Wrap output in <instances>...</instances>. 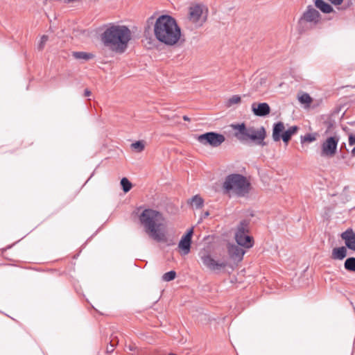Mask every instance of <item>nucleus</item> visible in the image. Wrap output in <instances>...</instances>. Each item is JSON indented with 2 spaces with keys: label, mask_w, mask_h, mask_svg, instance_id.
I'll return each mask as SVG.
<instances>
[{
  "label": "nucleus",
  "mask_w": 355,
  "mask_h": 355,
  "mask_svg": "<svg viewBox=\"0 0 355 355\" xmlns=\"http://www.w3.org/2000/svg\"><path fill=\"white\" fill-rule=\"evenodd\" d=\"M139 221L150 239L157 242L167 241V223L162 213L155 209H146L140 214Z\"/></svg>",
  "instance_id": "1"
},
{
  "label": "nucleus",
  "mask_w": 355,
  "mask_h": 355,
  "mask_svg": "<svg viewBox=\"0 0 355 355\" xmlns=\"http://www.w3.org/2000/svg\"><path fill=\"white\" fill-rule=\"evenodd\" d=\"M154 35L159 42L168 46H173L180 39L181 29L173 17L163 15L155 21Z\"/></svg>",
  "instance_id": "2"
},
{
  "label": "nucleus",
  "mask_w": 355,
  "mask_h": 355,
  "mask_svg": "<svg viewBox=\"0 0 355 355\" xmlns=\"http://www.w3.org/2000/svg\"><path fill=\"white\" fill-rule=\"evenodd\" d=\"M130 31L125 26H111L102 35L105 46L116 52H123L130 40Z\"/></svg>",
  "instance_id": "3"
},
{
  "label": "nucleus",
  "mask_w": 355,
  "mask_h": 355,
  "mask_svg": "<svg viewBox=\"0 0 355 355\" xmlns=\"http://www.w3.org/2000/svg\"><path fill=\"white\" fill-rule=\"evenodd\" d=\"M224 193L230 196H247L251 189V184L246 177L239 173L226 176L222 186Z\"/></svg>",
  "instance_id": "4"
},
{
  "label": "nucleus",
  "mask_w": 355,
  "mask_h": 355,
  "mask_svg": "<svg viewBox=\"0 0 355 355\" xmlns=\"http://www.w3.org/2000/svg\"><path fill=\"white\" fill-rule=\"evenodd\" d=\"M208 9L202 4L191 6L189 9L188 21L196 28L202 26L207 21Z\"/></svg>",
  "instance_id": "5"
},
{
  "label": "nucleus",
  "mask_w": 355,
  "mask_h": 355,
  "mask_svg": "<svg viewBox=\"0 0 355 355\" xmlns=\"http://www.w3.org/2000/svg\"><path fill=\"white\" fill-rule=\"evenodd\" d=\"M249 222L243 220L239 224L236 232L235 240L237 244L245 248H250L253 246V238L248 235Z\"/></svg>",
  "instance_id": "6"
},
{
  "label": "nucleus",
  "mask_w": 355,
  "mask_h": 355,
  "mask_svg": "<svg viewBox=\"0 0 355 355\" xmlns=\"http://www.w3.org/2000/svg\"><path fill=\"white\" fill-rule=\"evenodd\" d=\"M225 140L224 135L214 132H209L200 135L198 141L203 145H210L212 147H218Z\"/></svg>",
  "instance_id": "7"
},
{
  "label": "nucleus",
  "mask_w": 355,
  "mask_h": 355,
  "mask_svg": "<svg viewBox=\"0 0 355 355\" xmlns=\"http://www.w3.org/2000/svg\"><path fill=\"white\" fill-rule=\"evenodd\" d=\"M339 137L333 136L328 137L321 145L320 155L324 157H333L337 151Z\"/></svg>",
  "instance_id": "8"
},
{
  "label": "nucleus",
  "mask_w": 355,
  "mask_h": 355,
  "mask_svg": "<svg viewBox=\"0 0 355 355\" xmlns=\"http://www.w3.org/2000/svg\"><path fill=\"white\" fill-rule=\"evenodd\" d=\"M199 255L203 265L211 271L218 272L228 266L227 262L216 261L205 252H200Z\"/></svg>",
  "instance_id": "9"
},
{
  "label": "nucleus",
  "mask_w": 355,
  "mask_h": 355,
  "mask_svg": "<svg viewBox=\"0 0 355 355\" xmlns=\"http://www.w3.org/2000/svg\"><path fill=\"white\" fill-rule=\"evenodd\" d=\"M266 136V130L263 126L260 127L259 128L250 127L248 141H252L258 145L265 146L266 143L264 142V139Z\"/></svg>",
  "instance_id": "10"
},
{
  "label": "nucleus",
  "mask_w": 355,
  "mask_h": 355,
  "mask_svg": "<svg viewBox=\"0 0 355 355\" xmlns=\"http://www.w3.org/2000/svg\"><path fill=\"white\" fill-rule=\"evenodd\" d=\"M232 128L235 130L234 136L241 142L248 141L250 127H247L245 123L232 124Z\"/></svg>",
  "instance_id": "11"
},
{
  "label": "nucleus",
  "mask_w": 355,
  "mask_h": 355,
  "mask_svg": "<svg viewBox=\"0 0 355 355\" xmlns=\"http://www.w3.org/2000/svg\"><path fill=\"white\" fill-rule=\"evenodd\" d=\"M227 250L230 258L234 263L241 261L245 253V251L242 249L241 246L235 244H230L227 247Z\"/></svg>",
  "instance_id": "12"
},
{
  "label": "nucleus",
  "mask_w": 355,
  "mask_h": 355,
  "mask_svg": "<svg viewBox=\"0 0 355 355\" xmlns=\"http://www.w3.org/2000/svg\"><path fill=\"white\" fill-rule=\"evenodd\" d=\"M193 232V229H190L187 234L182 237L178 244V247L182 250L184 255L188 254L190 252Z\"/></svg>",
  "instance_id": "13"
},
{
  "label": "nucleus",
  "mask_w": 355,
  "mask_h": 355,
  "mask_svg": "<svg viewBox=\"0 0 355 355\" xmlns=\"http://www.w3.org/2000/svg\"><path fill=\"white\" fill-rule=\"evenodd\" d=\"M320 15L319 12L312 6H309L304 12L302 19L315 24L320 21Z\"/></svg>",
  "instance_id": "14"
},
{
  "label": "nucleus",
  "mask_w": 355,
  "mask_h": 355,
  "mask_svg": "<svg viewBox=\"0 0 355 355\" xmlns=\"http://www.w3.org/2000/svg\"><path fill=\"white\" fill-rule=\"evenodd\" d=\"M252 112L255 116H265L270 112V107L266 103H253L252 104Z\"/></svg>",
  "instance_id": "15"
},
{
  "label": "nucleus",
  "mask_w": 355,
  "mask_h": 355,
  "mask_svg": "<svg viewBox=\"0 0 355 355\" xmlns=\"http://www.w3.org/2000/svg\"><path fill=\"white\" fill-rule=\"evenodd\" d=\"M341 238L345 241L346 246L355 251V233L352 229H347L341 234Z\"/></svg>",
  "instance_id": "16"
},
{
  "label": "nucleus",
  "mask_w": 355,
  "mask_h": 355,
  "mask_svg": "<svg viewBox=\"0 0 355 355\" xmlns=\"http://www.w3.org/2000/svg\"><path fill=\"white\" fill-rule=\"evenodd\" d=\"M285 127L283 122H278L274 124L272 129V139L275 141H279L282 138V135L284 132Z\"/></svg>",
  "instance_id": "17"
},
{
  "label": "nucleus",
  "mask_w": 355,
  "mask_h": 355,
  "mask_svg": "<svg viewBox=\"0 0 355 355\" xmlns=\"http://www.w3.org/2000/svg\"><path fill=\"white\" fill-rule=\"evenodd\" d=\"M347 256V249L345 247L335 248L332 250L331 258L333 259L342 260Z\"/></svg>",
  "instance_id": "18"
},
{
  "label": "nucleus",
  "mask_w": 355,
  "mask_h": 355,
  "mask_svg": "<svg viewBox=\"0 0 355 355\" xmlns=\"http://www.w3.org/2000/svg\"><path fill=\"white\" fill-rule=\"evenodd\" d=\"M315 6L324 13H330L333 11L332 6L323 0H315Z\"/></svg>",
  "instance_id": "19"
},
{
  "label": "nucleus",
  "mask_w": 355,
  "mask_h": 355,
  "mask_svg": "<svg viewBox=\"0 0 355 355\" xmlns=\"http://www.w3.org/2000/svg\"><path fill=\"white\" fill-rule=\"evenodd\" d=\"M298 130L297 126H291L286 130H285L282 135V138L283 141L285 143H288V141L291 139V137L295 135Z\"/></svg>",
  "instance_id": "20"
},
{
  "label": "nucleus",
  "mask_w": 355,
  "mask_h": 355,
  "mask_svg": "<svg viewBox=\"0 0 355 355\" xmlns=\"http://www.w3.org/2000/svg\"><path fill=\"white\" fill-rule=\"evenodd\" d=\"M189 203L196 209H200L203 206L204 200L200 196L196 195L190 200Z\"/></svg>",
  "instance_id": "21"
},
{
  "label": "nucleus",
  "mask_w": 355,
  "mask_h": 355,
  "mask_svg": "<svg viewBox=\"0 0 355 355\" xmlns=\"http://www.w3.org/2000/svg\"><path fill=\"white\" fill-rule=\"evenodd\" d=\"M73 56L78 60H89L93 58L94 55L91 53H88L83 51L73 52Z\"/></svg>",
  "instance_id": "22"
},
{
  "label": "nucleus",
  "mask_w": 355,
  "mask_h": 355,
  "mask_svg": "<svg viewBox=\"0 0 355 355\" xmlns=\"http://www.w3.org/2000/svg\"><path fill=\"white\" fill-rule=\"evenodd\" d=\"M146 142L143 140L137 141L131 144V148L137 153L143 151L145 148Z\"/></svg>",
  "instance_id": "23"
},
{
  "label": "nucleus",
  "mask_w": 355,
  "mask_h": 355,
  "mask_svg": "<svg viewBox=\"0 0 355 355\" xmlns=\"http://www.w3.org/2000/svg\"><path fill=\"white\" fill-rule=\"evenodd\" d=\"M345 268L349 271L355 272V258L350 257L345 262Z\"/></svg>",
  "instance_id": "24"
},
{
  "label": "nucleus",
  "mask_w": 355,
  "mask_h": 355,
  "mask_svg": "<svg viewBox=\"0 0 355 355\" xmlns=\"http://www.w3.org/2000/svg\"><path fill=\"white\" fill-rule=\"evenodd\" d=\"M241 102V98L239 95H233L227 101V106L231 107L236 104H239Z\"/></svg>",
  "instance_id": "25"
},
{
  "label": "nucleus",
  "mask_w": 355,
  "mask_h": 355,
  "mask_svg": "<svg viewBox=\"0 0 355 355\" xmlns=\"http://www.w3.org/2000/svg\"><path fill=\"white\" fill-rule=\"evenodd\" d=\"M121 184L125 193L128 192L132 188V184L126 178H123L121 179Z\"/></svg>",
  "instance_id": "26"
},
{
  "label": "nucleus",
  "mask_w": 355,
  "mask_h": 355,
  "mask_svg": "<svg viewBox=\"0 0 355 355\" xmlns=\"http://www.w3.org/2000/svg\"><path fill=\"white\" fill-rule=\"evenodd\" d=\"M176 273L173 270H171L164 274L162 279L165 282H170L175 278Z\"/></svg>",
  "instance_id": "27"
},
{
  "label": "nucleus",
  "mask_w": 355,
  "mask_h": 355,
  "mask_svg": "<svg viewBox=\"0 0 355 355\" xmlns=\"http://www.w3.org/2000/svg\"><path fill=\"white\" fill-rule=\"evenodd\" d=\"M299 101L302 103L310 104L312 102V98L309 94L304 93L299 97Z\"/></svg>",
  "instance_id": "28"
},
{
  "label": "nucleus",
  "mask_w": 355,
  "mask_h": 355,
  "mask_svg": "<svg viewBox=\"0 0 355 355\" xmlns=\"http://www.w3.org/2000/svg\"><path fill=\"white\" fill-rule=\"evenodd\" d=\"M118 343L116 337H113L110 340V345L107 347L106 351L107 353H111L114 351V346Z\"/></svg>",
  "instance_id": "29"
},
{
  "label": "nucleus",
  "mask_w": 355,
  "mask_h": 355,
  "mask_svg": "<svg viewBox=\"0 0 355 355\" xmlns=\"http://www.w3.org/2000/svg\"><path fill=\"white\" fill-rule=\"evenodd\" d=\"M315 140V136L311 135V134H306L304 137H301V142L302 143H304V142H306V141L307 142H312V141H313Z\"/></svg>",
  "instance_id": "30"
},
{
  "label": "nucleus",
  "mask_w": 355,
  "mask_h": 355,
  "mask_svg": "<svg viewBox=\"0 0 355 355\" xmlns=\"http://www.w3.org/2000/svg\"><path fill=\"white\" fill-rule=\"evenodd\" d=\"M48 41V37L46 35H43L41 39H40V41L37 45V49L41 51L44 49L46 42Z\"/></svg>",
  "instance_id": "31"
},
{
  "label": "nucleus",
  "mask_w": 355,
  "mask_h": 355,
  "mask_svg": "<svg viewBox=\"0 0 355 355\" xmlns=\"http://www.w3.org/2000/svg\"><path fill=\"white\" fill-rule=\"evenodd\" d=\"M355 144V135L350 134L349 135V145L353 146Z\"/></svg>",
  "instance_id": "32"
},
{
  "label": "nucleus",
  "mask_w": 355,
  "mask_h": 355,
  "mask_svg": "<svg viewBox=\"0 0 355 355\" xmlns=\"http://www.w3.org/2000/svg\"><path fill=\"white\" fill-rule=\"evenodd\" d=\"M332 4L335 6L341 5L344 0H329Z\"/></svg>",
  "instance_id": "33"
},
{
  "label": "nucleus",
  "mask_w": 355,
  "mask_h": 355,
  "mask_svg": "<svg viewBox=\"0 0 355 355\" xmlns=\"http://www.w3.org/2000/svg\"><path fill=\"white\" fill-rule=\"evenodd\" d=\"M84 95L85 96H89L91 95V92L89 89H86L85 90Z\"/></svg>",
  "instance_id": "34"
},
{
  "label": "nucleus",
  "mask_w": 355,
  "mask_h": 355,
  "mask_svg": "<svg viewBox=\"0 0 355 355\" xmlns=\"http://www.w3.org/2000/svg\"><path fill=\"white\" fill-rule=\"evenodd\" d=\"M183 119L187 121H189L190 119L187 116H183Z\"/></svg>",
  "instance_id": "35"
},
{
  "label": "nucleus",
  "mask_w": 355,
  "mask_h": 355,
  "mask_svg": "<svg viewBox=\"0 0 355 355\" xmlns=\"http://www.w3.org/2000/svg\"><path fill=\"white\" fill-rule=\"evenodd\" d=\"M352 155L355 156V147L352 150Z\"/></svg>",
  "instance_id": "36"
},
{
  "label": "nucleus",
  "mask_w": 355,
  "mask_h": 355,
  "mask_svg": "<svg viewBox=\"0 0 355 355\" xmlns=\"http://www.w3.org/2000/svg\"><path fill=\"white\" fill-rule=\"evenodd\" d=\"M208 215H209V212H205V216H207Z\"/></svg>",
  "instance_id": "37"
},
{
  "label": "nucleus",
  "mask_w": 355,
  "mask_h": 355,
  "mask_svg": "<svg viewBox=\"0 0 355 355\" xmlns=\"http://www.w3.org/2000/svg\"><path fill=\"white\" fill-rule=\"evenodd\" d=\"M170 355H176V354H173V353H171V354H170Z\"/></svg>",
  "instance_id": "38"
}]
</instances>
